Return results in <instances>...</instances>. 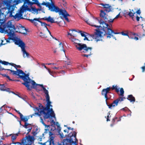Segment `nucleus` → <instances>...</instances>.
<instances>
[{"label":"nucleus","mask_w":145,"mask_h":145,"mask_svg":"<svg viewBox=\"0 0 145 145\" xmlns=\"http://www.w3.org/2000/svg\"><path fill=\"white\" fill-rule=\"evenodd\" d=\"M7 29L5 31L6 32L10 37H9L8 39L14 41V39H14L12 37L14 35V32H18L23 34H25L27 33L26 29L22 26H17L15 27L14 25L12 24V22L10 21H8L6 23Z\"/></svg>","instance_id":"f257e3e1"},{"label":"nucleus","mask_w":145,"mask_h":145,"mask_svg":"<svg viewBox=\"0 0 145 145\" xmlns=\"http://www.w3.org/2000/svg\"><path fill=\"white\" fill-rule=\"evenodd\" d=\"M17 71H13L10 69H4L3 68H0V71L3 70H7L10 71L11 73H12V75H15L18 77V78H20L22 79L24 82L22 83V84L25 86L26 87H28V85L30 83V81H31L29 77V75L27 74H25L22 70L20 69H16Z\"/></svg>","instance_id":"f03ea898"},{"label":"nucleus","mask_w":145,"mask_h":145,"mask_svg":"<svg viewBox=\"0 0 145 145\" xmlns=\"http://www.w3.org/2000/svg\"><path fill=\"white\" fill-rule=\"evenodd\" d=\"M46 98L47 102L46 106H43L40 103L39 104V106L45 112H46V113H48V114L49 115L51 118H55V115L53 109L52 108H50V106L52 107V106L51 105V102L50 101L49 94L46 95Z\"/></svg>","instance_id":"7ed1b4c3"},{"label":"nucleus","mask_w":145,"mask_h":145,"mask_svg":"<svg viewBox=\"0 0 145 145\" xmlns=\"http://www.w3.org/2000/svg\"><path fill=\"white\" fill-rule=\"evenodd\" d=\"M33 110L35 112L31 116V118H32L33 116H35V115H37L39 116L40 118V122L44 125L46 126L45 124L43 119L45 120L48 119L50 117L49 115L48 114L42 109L39 106L38 107H35L33 108Z\"/></svg>","instance_id":"20e7f679"},{"label":"nucleus","mask_w":145,"mask_h":145,"mask_svg":"<svg viewBox=\"0 0 145 145\" xmlns=\"http://www.w3.org/2000/svg\"><path fill=\"white\" fill-rule=\"evenodd\" d=\"M86 22L91 26L95 27H101L103 29L106 24L102 19H99L94 17L91 18L89 19L86 21Z\"/></svg>","instance_id":"39448f33"},{"label":"nucleus","mask_w":145,"mask_h":145,"mask_svg":"<svg viewBox=\"0 0 145 145\" xmlns=\"http://www.w3.org/2000/svg\"><path fill=\"white\" fill-rule=\"evenodd\" d=\"M35 138L34 136H31L26 134L25 137L23 138L20 142H16L13 143L15 144L18 145H31L33 144Z\"/></svg>","instance_id":"423d86ee"},{"label":"nucleus","mask_w":145,"mask_h":145,"mask_svg":"<svg viewBox=\"0 0 145 145\" xmlns=\"http://www.w3.org/2000/svg\"><path fill=\"white\" fill-rule=\"evenodd\" d=\"M76 133L74 131L71 135H70V138L69 139L66 138L63 140L62 142L60 143L63 145H75L76 142L78 141V140L76 138Z\"/></svg>","instance_id":"0eeeda50"},{"label":"nucleus","mask_w":145,"mask_h":145,"mask_svg":"<svg viewBox=\"0 0 145 145\" xmlns=\"http://www.w3.org/2000/svg\"><path fill=\"white\" fill-rule=\"evenodd\" d=\"M110 26L107 23L105 24V25L103 29V31L105 32V33L104 35H106V38H110L111 37L115 40H116V37H114L112 34V33L117 34H120V32H115L113 30L111 29L110 28Z\"/></svg>","instance_id":"6e6552de"},{"label":"nucleus","mask_w":145,"mask_h":145,"mask_svg":"<svg viewBox=\"0 0 145 145\" xmlns=\"http://www.w3.org/2000/svg\"><path fill=\"white\" fill-rule=\"evenodd\" d=\"M49 138L46 142L42 143V142H38V144L41 145H61V144H59V142H54V139L56 136L55 134L53 132L50 131L49 132Z\"/></svg>","instance_id":"1a4fd4ad"},{"label":"nucleus","mask_w":145,"mask_h":145,"mask_svg":"<svg viewBox=\"0 0 145 145\" xmlns=\"http://www.w3.org/2000/svg\"><path fill=\"white\" fill-rule=\"evenodd\" d=\"M28 87L27 88V89L29 90H31L32 88L36 89L39 91L41 90L38 88L39 86L41 87L43 89V90L44 91V93L46 95H48V91L46 89L42 84H36L34 81L31 80L30 81V83L28 85Z\"/></svg>","instance_id":"9d476101"},{"label":"nucleus","mask_w":145,"mask_h":145,"mask_svg":"<svg viewBox=\"0 0 145 145\" xmlns=\"http://www.w3.org/2000/svg\"><path fill=\"white\" fill-rule=\"evenodd\" d=\"M14 42L15 44L18 45L21 48L24 54L23 57L24 58L26 57H28L29 54L25 50V43L22 40L18 39H14Z\"/></svg>","instance_id":"9b49d317"},{"label":"nucleus","mask_w":145,"mask_h":145,"mask_svg":"<svg viewBox=\"0 0 145 145\" xmlns=\"http://www.w3.org/2000/svg\"><path fill=\"white\" fill-rule=\"evenodd\" d=\"M107 13L104 10H101L99 15L101 19H102L106 23V22L109 23H112L114 22V19H111V17L108 16Z\"/></svg>","instance_id":"f8f14e48"},{"label":"nucleus","mask_w":145,"mask_h":145,"mask_svg":"<svg viewBox=\"0 0 145 145\" xmlns=\"http://www.w3.org/2000/svg\"><path fill=\"white\" fill-rule=\"evenodd\" d=\"M71 40L74 44H76L75 45L76 49L79 51H81L82 49L86 47L87 45L85 44H82L80 43V41L78 39H76L74 38H72Z\"/></svg>","instance_id":"ddd939ff"},{"label":"nucleus","mask_w":145,"mask_h":145,"mask_svg":"<svg viewBox=\"0 0 145 145\" xmlns=\"http://www.w3.org/2000/svg\"><path fill=\"white\" fill-rule=\"evenodd\" d=\"M22 2H24V4H27L26 6L28 7L29 6H32L33 4H37L36 2H38L37 0H18L17 1L16 3H18Z\"/></svg>","instance_id":"4468645a"},{"label":"nucleus","mask_w":145,"mask_h":145,"mask_svg":"<svg viewBox=\"0 0 145 145\" xmlns=\"http://www.w3.org/2000/svg\"><path fill=\"white\" fill-rule=\"evenodd\" d=\"M123 97H119L118 99L114 100L111 104L108 105V108L110 109H112L113 107L117 106L119 102H121L124 100L123 98Z\"/></svg>","instance_id":"2eb2a0df"},{"label":"nucleus","mask_w":145,"mask_h":145,"mask_svg":"<svg viewBox=\"0 0 145 145\" xmlns=\"http://www.w3.org/2000/svg\"><path fill=\"white\" fill-rule=\"evenodd\" d=\"M95 31H96L93 35V37L95 39L97 42L101 40L102 41V39H101L100 38L102 36L103 32H101L99 29H95Z\"/></svg>","instance_id":"dca6fc26"},{"label":"nucleus","mask_w":145,"mask_h":145,"mask_svg":"<svg viewBox=\"0 0 145 145\" xmlns=\"http://www.w3.org/2000/svg\"><path fill=\"white\" fill-rule=\"evenodd\" d=\"M92 48L91 47H88L87 46L84 48L82 49L83 50L82 52L84 53H86L87 54H82L81 56L83 57H86L88 58L89 56L91 55V50Z\"/></svg>","instance_id":"f3484780"},{"label":"nucleus","mask_w":145,"mask_h":145,"mask_svg":"<svg viewBox=\"0 0 145 145\" xmlns=\"http://www.w3.org/2000/svg\"><path fill=\"white\" fill-rule=\"evenodd\" d=\"M99 5L103 7V9H104L103 10L106 12V13H108L112 10V7L111 5L108 4H104L101 3Z\"/></svg>","instance_id":"a211bd4d"},{"label":"nucleus","mask_w":145,"mask_h":145,"mask_svg":"<svg viewBox=\"0 0 145 145\" xmlns=\"http://www.w3.org/2000/svg\"><path fill=\"white\" fill-rule=\"evenodd\" d=\"M58 13L59 15H61L67 22H69L67 18V16H70V15L65 9H62Z\"/></svg>","instance_id":"6ab92c4d"},{"label":"nucleus","mask_w":145,"mask_h":145,"mask_svg":"<svg viewBox=\"0 0 145 145\" xmlns=\"http://www.w3.org/2000/svg\"><path fill=\"white\" fill-rule=\"evenodd\" d=\"M1 13H0V33H3L7 29V27H6V24L1 23V21H2L3 20L1 18Z\"/></svg>","instance_id":"aec40b11"},{"label":"nucleus","mask_w":145,"mask_h":145,"mask_svg":"<svg viewBox=\"0 0 145 145\" xmlns=\"http://www.w3.org/2000/svg\"><path fill=\"white\" fill-rule=\"evenodd\" d=\"M107 93H108L107 92V91H106V90L105 89H103L101 92V94L102 95L104 96L105 97L106 99V103L107 106H108V105H109V104H108V103L107 101V100L109 99V98H108V96H107Z\"/></svg>","instance_id":"412c9836"},{"label":"nucleus","mask_w":145,"mask_h":145,"mask_svg":"<svg viewBox=\"0 0 145 145\" xmlns=\"http://www.w3.org/2000/svg\"><path fill=\"white\" fill-rule=\"evenodd\" d=\"M40 18H34L33 19H28V20L32 23L35 26H37L38 25V23L37 22H40Z\"/></svg>","instance_id":"4be33fe9"},{"label":"nucleus","mask_w":145,"mask_h":145,"mask_svg":"<svg viewBox=\"0 0 145 145\" xmlns=\"http://www.w3.org/2000/svg\"><path fill=\"white\" fill-rule=\"evenodd\" d=\"M22 126L25 129L28 128L27 130L28 132L27 133V134H29L32 129L31 124L27 123H25L24 125H23Z\"/></svg>","instance_id":"5701e85b"},{"label":"nucleus","mask_w":145,"mask_h":145,"mask_svg":"<svg viewBox=\"0 0 145 145\" xmlns=\"http://www.w3.org/2000/svg\"><path fill=\"white\" fill-rule=\"evenodd\" d=\"M13 18L17 21H19L21 19H24L23 16L18 13H16V14L14 16Z\"/></svg>","instance_id":"b1692460"},{"label":"nucleus","mask_w":145,"mask_h":145,"mask_svg":"<svg viewBox=\"0 0 145 145\" xmlns=\"http://www.w3.org/2000/svg\"><path fill=\"white\" fill-rule=\"evenodd\" d=\"M2 4L3 6H6L5 8H7L8 9L10 8V1L8 0H4L2 2Z\"/></svg>","instance_id":"393cba45"},{"label":"nucleus","mask_w":145,"mask_h":145,"mask_svg":"<svg viewBox=\"0 0 145 145\" xmlns=\"http://www.w3.org/2000/svg\"><path fill=\"white\" fill-rule=\"evenodd\" d=\"M127 99L130 101L131 102H134L135 101V99L134 97L132 95H128Z\"/></svg>","instance_id":"a878e982"},{"label":"nucleus","mask_w":145,"mask_h":145,"mask_svg":"<svg viewBox=\"0 0 145 145\" xmlns=\"http://www.w3.org/2000/svg\"><path fill=\"white\" fill-rule=\"evenodd\" d=\"M39 132V129L37 126H35L32 131V134L33 136H35Z\"/></svg>","instance_id":"bb28decb"},{"label":"nucleus","mask_w":145,"mask_h":145,"mask_svg":"<svg viewBox=\"0 0 145 145\" xmlns=\"http://www.w3.org/2000/svg\"><path fill=\"white\" fill-rule=\"evenodd\" d=\"M20 117L21 120L25 123H27L26 122L29 119V116H25L24 117H23V116L22 114L21 115V116H20Z\"/></svg>","instance_id":"cd10ccee"},{"label":"nucleus","mask_w":145,"mask_h":145,"mask_svg":"<svg viewBox=\"0 0 145 145\" xmlns=\"http://www.w3.org/2000/svg\"><path fill=\"white\" fill-rule=\"evenodd\" d=\"M10 136H11V139L12 141V143L10 144H14L13 143L15 142H14V141L16 139V138L17 136H18V134H12Z\"/></svg>","instance_id":"c85d7f7f"},{"label":"nucleus","mask_w":145,"mask_h":145,"mask_svg":"<svg viewBox=\"0 0 145 145\" xmlns=\"http://www.w3.org/2000/svg\"><path fill=\"white\" fill-rule=\"evenodd\" d=\"M120 120L121 119L120 118L119 119H118V118L117 117H115L113 118L112 120V122L113 123L110 125L111 126V127L113 126L114 125V123L115 122H117L118 121H120Z\"/></svg>","instance_id":"c756f323"},{"label":"nucleus","mask_w":145,"mask_h":145,"mask_svg":"<svg viewBox=\"0 0 145 145\" xmlns=\"http://www.w3.org/2000/svg\"><path fill=\"white\" fill-rule=\"evenodd\" d=\"M59 48H60V50L63 51L64 54H65V50L63 49V45L61 42H60L59 44Z\"/></svg>","instance_id":"7c9ffc66"},{"label":"nucleus","mask_w":145,"mask_h":145,"mask_svg":"<svg viewBox=\"0 0 145 145\" xmlns=\"http://www.w3.org/2000/svg\"><path fill=\"white\" fill-rule=\"evenodd\" d=\"M45 6L48 7L49 10L51 11V8H52V6L51 5H50V3L49 2H46V5H45Z\"/></svg>","instance_id":"2f4dec72"},{"label":"nucleus","mask_w":145,"mask_h":145,"mask_svg":"<svg viewBox=\"0 0 145 145\" xmlns=\"http://www.w3.org/2000/svg\"><path fill=\"white\" fill-rule=\"evenodd\" d=\"M48 22H50L51 23H55L56 22H54V20L53 18H52L50 16L48 17Z\"/></svg>","instance_id":"473e14b6"},{"label":"nucleus","mask_w":145,"mask_h":145,"mask_svg":"<svg viewBox=\"0 0 145 145\" xmlns=\"http://www.w3.org/2000/svg\"><path fill=\"white\" fill-rule=\"evenodd\" d=\"M120 94L119 95L121 96V97H123L124 91L123 88H121L120 89Z\"/></svg>","instance_id":"72a5a7b5"},{"label":"nucleus","mask_w":145,"mask_h":145,"mask_svg":"<svg viewBox=\"0 0 145 145\" xmlns=\"http://www.w3.org/2000/svg\"><path fill=\"white\" fill-rule=\"evenodd\" d=\"M71 31H72V33H68V35H70L71 36H73V37L76 36V35L74 34V33H73V31L76 32L77 31H75V29H73L71 30Z\"/></svg>","instance_id":"f704fd0d"},{"label":"nucleus","mask_w":145,"mask_h":145,"mask_svg":"<svg viewBox=\"0 0 145 145\" xmlns=\"http://www.w3.org/2000/svg\"><path fill=\"white\" fill-rule=\"evenodd\" d=\"M5 88L4 84H0V90L2 91H5Z\"/></svg>","instance_id":"c9c22d12"},{"label":"nucleus","mask_w":145,"mask_h":145,"mask_svg":"<svg viewBox=\"0 0 145 145\" xmlns=\"http://www.w3.org/2000/svg\"><path fill=\"white\" fill-rule=\"evenodd\" d=\"M78 32L80 33V34L82 37H84L86 36V35L85 34H87L85 32H83L81 31H79Z\"/></svg>","instance_id":"e433bc0d"},{"label":"nucleus","mask_w":145,"mask_h":145,"mask_svg":"<svg viewBox=\"0 0 145 145\" xmlns=\"http://www.w3.org/2000/svg\"><path fill=\"white\" fill-rule=\"evenodd\" d=\"M111 117V115H110V112H109L108 113V115L107 116L106 121H110L109 118Z\"/></svg>","instance_id":"4c0bfd02"},{"label":"nucleus","mask_w":145,"mask_h":145,"mask_svg":"<svg viewBox=\"0 0 145 145\" xmlns=\"http://www.w3.org/2000/svg\"><path fill=\"white\" fill-rule=\"evenodd\" d=\"M39 36L42 38H46L47 36L45 34H43L42 32H40L39 33Z\"/></svg>","instance_id":"58836bf2"},{"label":"nucleus","mask_w":145,"mask_h":145,"mask_svg":"<svg viewBox=\"0 0 145 145\" xmlns=\"http://www.w3.org/2000/svg\"><path fill=\"white\" fill-rule=\"evenodd\" d=\"M120 34H121L122 35H123L127 36L129 37V38H130V37H129L128 35V33H124V32L123 31H122L121 32H120Z\"/></svg>","instance_id":"ea45409f"},{"label":"nucleus","mask_w":145,"mask_h":145,"mask_svg":"<svg viewBox=\"0 0 145 145\" xmlns=\"http://www.w3.org/2000/svg\"><path fill=\"white\" fill-rule=\"evenodd\" d=\"M40 23H41V25L42 26H44V27L47 26V24L45 22H43L40 20Z\"/></svg>","instance_id":"a19ab883"},{"label":"nucleus","mask_w":145,"mask_h":145,"mask_svg":"<svg viewBox=\"0 0 145 145\" xmlns=\"http://www.w3.org/2000/svg\"><path fill=\"white\" fill-rule=\"evenodd\" d=\"M24 9L23 8H21L20 9L19 12L18 13L23 16V14L24 12Z\"/></svg>","instance_id":"79ce46f5"},{"label":"nucleus","mask_w":145,"mask_h":145,"mask_svg":"<svg viewBox=\"0 0 145 145\" xmlns=\"http://www.w3.org/2000/svg\"><path fill=\"white\" fill-rule=\"evenodd\" d=\"M135 14V13H133L131 12L130 11L129 12L128 14V15L130 16V17H133L134 16V14Z\"/></svg>","instance_id":"37998d69"},{"label":"nucleus","mask_w":145,"mask_h":145,"mask_svg":"<svg viewBox=\"0 0 145 145\" xmlns=\"http://www.w3.org/2000/svg\"><path fill=\"white\" fill-rule=\"evenodd\" d=\"M1 63L2 64L4 65H7L8 64V63H8V62H7L6 61H1Z\"/></svg>","instance_id":"c03bdc74"},{"label":"nucleus","mask_w":145,"mask_h":145,"mask_svg":"<svg viewBox=\"0 0 145 145\" xmlns=\"http://www.w3.org/2000/svg\"><path fill=\"white\" fill-rule=\"evenodd\" d=\"M8 64L10 65H11L12 66H13V67H14L16 69H17V67H16L17 66V65H16L13 63H8Z\"/></svg>","instance_id":"a18cd8bd"},{"label":"nucleus","mask_w":145,"mask_h":145,"mask_svg":"<svg viewBox=\"0 0 145 145\" xmlns=\"http://www.w3.org/2000/svg\"><path fill=\"white\" fill-rule=\"evenodd\" d=\"M105 89L108 93H109V91H110V89H111V88H110V87H107V88Z\"/></svg>","instance_id":"49530a36"},{"label":"nucleus","mask_w":145,"mask_h":145,"mask_svg":"<svg viewBox=\"0 0 145 145\" xmlns=\"http://www.w3.org/2000/svg\"><path fill=\"white\" fill-rule=\"evenodd\" d=\"M14 110L20 115V116H21V115H22V114L21 113H20L19 111L17 110L16 109H14Z\"/></svg>","instance_id":"de8ad7c7"},{"label":"nucleus","mask_w":145,"mask_h":145,"mask_svg":"<svg viewBox=\"0 0 145 145\" xmlns=\"http://www.w3.org/2000/svg\"><path fill=\"white\" fill-rule=\"evenodd\" d=\"M117 86L116 85V86H114V85H113L112 86V87H111V89H112V90H115V88L117 87Z\"/></svg>","instance_id":"09e8293b"},{"label":"nucleus","mask_w":145,"mask_h":145,"mask_svg":"<svg viewBox=\"0 0 145 145\" xmlns=\"http://www.w3.org/2000/svg\"><path fill=\"white\" fill-rule=\"evenodd\" d=\"M41 19H42L44 20H45L47 21V22H48V18H47V17H45L43 18H41Z\"/></svg>","instance_id":"8fccbe9b"},{"label":"nucleus","mask_w":145,"mask_h":145,"mask_svg":"<svg viewBox=\"0 0 145 145\" xmlns=\"http://www.w3.org/2000/svg\"><path fill=\"white\" fill-rule=\"evenodd\" d=\"M130 37V38H131V39H135L136 40H138V37H135L134 38L131 37Z\"/></svg>","instance_id":"3c124183"},{"label":"nucleus","mask_w":145,"mask_h":145,"mask_svg":"<svg viewBox=\"0 0 145 145\" xmlns=\"http://www.w3.org/2000/svg\"><path fill=\"white\" fill-rule=\"evenodd\" d=\"M57 127L58 130V131H59V133L60 131L61 130V127L59 124H58V125H57Z\"/></svg>","instance_id":"603ef678"},{"label":"nucleus","mask_w":145,"mask_h":145,"mask_svg":"<svg viewBox=\"0 0 145 145\" xmlns=\"http://www.w3.org/2000/svg\"><path fill=\"white\" fill-rule=\"evenodd\" d=\"M142 70V72H144V71L145 70V65L144 66H143L141 67Z\"/></svg>","instance_id":"864d4df0"},{"label":"nucleus","mask_w":145,"mask_h":145,"mask_svg":"<svg viewBox=\"0 0 145 145\" xmlns=\"http://www.w3.org/2000/svg\"><path fill=\"white\" fill-rule=\"evenodd\" d=\"M4 105L0 108V113L2 112L3 111V108L4 107Z\"/></svg>","instance_id":"5fc2aeb1"},{"label":"nucleus","mask_w":145,"mask_h":145,"mask_svg":"<svg viewBox=\"0 0 145 145\" xmlns=\"http://www.w3.org/2000/svg\"><path fill=\"white\" fill-rule=\"evenodd\" d=\"M6 77L10 81H12V80L10 79V77L7 75Z\"/></svg>","instance_id":"6e6d98bb"},{"label":"nucleus","mask_w":145,"mask_h":145,"mask_svg":"<svg viewBox=\"0 0 145 145\" xmlns=\"http://www.w3.org/2000/svg\"><path fill=\"white\" fill-rule=\"evenodd\" d=\"M59 134L61 138H63L64 137V135H63V133H59Z\"/></svg>","instance_id":"4d7b16f0"},{"label":"nucleus","mask_w":145,"mask_h":145,"mask_svg":"<svg viewBox=\"0 0 145 145\" xmlns=\"http://www.w3.org/2000/svg\"><path fill=\"white\" fill-rule=\"evenodd\" d=\"M45 28L47 30V31H48L49 32V33H50V35L52 37V36L51 35V32H50V31L49 30L48 28H47V26H46Z\"/></svg>","instance_id":"13d9d810"},{"label":"nucleus","mask_w":145,"mask_h":145,"mask_svg":"<svg viewBox=\"0 0 145 145\" xmlns=\"http://www.w3.org/2000/svg\"><path fill=\"white\" fill-rule=\"evenodd\" d=\"M115 90L116 91L117 93H118L119 92V89L117 87L115 88Z\"/></svg>","instance_id":"bf43d9fd"},{"label":"nucleus","mask_w":145,"mask_h":145,"mask_svg":"<svg viewBox=\"0 0 145 145\" xmlns=\"http://www.w3.org/2000/svg\"><path fill=\"white\" fill-rule=\"evenodd\" d=\"M120 15V13H119L118 15H117L116 16V17L114 18L113 19H116V18H117ZM111 19H113V18H111Z\"/></svg>","instance_id":"052dcab7"},{"label":"nucleus","mask_w":145,"mask_h":145,"mask_svg":"<svg viewBox=\"0 0 145 145\" xmlns=\"http://www.w3.org/2000/svg\"><path fill=\"white\" fill-rule=\"evenodd\" d=\"M136 12L137 13V14H140L141 13V12L140 10H137Z\"/></svg>","instance_id":"680f3d73"},{"label":"nucleus","mask_w":145,"mask_h":145,"mask_svg":"<svg viewBox=\"0 0 145 145\" xmlns=\"http://www.w3.org/2000/svg\"><path fill=\"white\" fill-rule=\"evenodd\" d=\"M84 37L85 38L84 39V40H89V39H88V38L86 37V36Z\"/></svg>","instance_id":"e2e57ef3"},{"label":"nucleus","mask_w":145,"mask_h":145,"mask_svg":"<svg viewBox=\"0 0 145 145\" xmlns=\"http://www.w3.org/2000/svg\"><path fill=\"white\" fill-rule=\"evenodd\" d=\"M136 20L137 21H138L139 20L140 17H138V16H137L136 17Z\"/></svg>","instance_id":"0e129e2a"},{"label":"nucleus","mask_w":145,"mask_h":145,"mask_svg":"<svg viewBox=\"0 0 145 145\" xmlns=\"http://www.w3.org/2000/svg\"><path fill=\"white\" fill-rule=\"evenodd\" d=\"M10 91V89L9 88H7V89L5 88V91L9 92Z\"/></svg>","instance_id":"69168bd1"},{"label":"nucleus","mask_w":145,"mask_h":145,"mask_svg":"<svg viewBox=\"0 0 145 145\" xmlns=\"http://www.w3.org/2000/svg\"><path fill=\"white\" fill-rule=\"evenodd\" d=\"M47 70H48V72L50 74H52V72L49 69H48Z\"/></svg>","instance_id":"338daca9"},{"label":"nucleus","mask_w":145,"mask_h":145,"mask_svg":"<svg viewBox=\"0 0 145 145\" xmlns=\"http://www.w3.org/2000/svg\"><path fill=\"white\" fill-rule=\"evenodd\" d=\"M42 138H41L39 137L38 139V140L40 142L41 141H42Z\"/></svg>","instance_id":"774afa93"}]
</instances>
